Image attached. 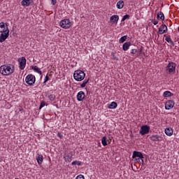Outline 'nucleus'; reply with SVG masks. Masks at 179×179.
Here are the masks:
<instances>
[{
	"instance_id": "nucleus-1",
	"label": "nucleus",
	"mask_w": 179,
	"mask_h": 179,
	"mask_svg": "<svg viewBox=\"0 0 179 179\" xmlns=\"http://www.w3.org/2000/svg\"><path fill=\"white\" fill-rule=\"evenodd\" d=\"M15 72V67L4 64L0 67V73L4 76H8V75H11Z\"/></svg>"
},
{
	"instance_id": "nucleus-2",
	"label": "nucleus",
	"mask_w": 179,
	"mask_h": 179,
	"mask_svg": "<svg viewBox=\"0 0 179 179\" xmlns=\"http://www.w3.org/2000/svg\"><path fill=\"white\" fill-rule=\"evenodd\" d=\"M85 76H86V74L82 70H77L74 71L73 78L75 80H77V82H82V80L85 79Z\"/></svg>"
},
{
	"instance_id": "nucleus-3",
	"label": "nucleus",
	"mask_w": 179,
	"mask_h": 179,
	"mask_svg": "<svg viewBox=\"0 0 179 179\" xmlns=\"http://www.w3.org/2000/svg\"><path fill=\"white\" fill-rule=\"evenodd\" d=\"M150 139L152 141V142H163V141H164V135L153 134L150 136Z\"/></svg>"
},
{
	"instance_id": "nucleus-4",
	"label": "nucleus",
	"mask_w": 179,
	"mask_h": 179,
	"mask_svg": "<svg viewBox=\"0 0 179 179\" xmlns=\"http://www.w3.org/2000/svg\"><path fill=\"white\" fill-rule=\"evenodd\" d=\"M59 26L62 27V29H69L72 26V22L69 19H64L62 20L60 23Z\"/></svg>"
},
{
	"instance_id": "nucleus-5",
	"label": "nucleus",
	"mask_w": 179,
	"mask_h": 179,
	"mask_svg": "<svg viewBox=\"0 0 179 179\" xmlns=\"http://www.w3.org/2000/svg\"><path fill=\"white\" fill-rule=\"evenodd\" d=\"M25 82L27 85H29V86L34 85V83H36V76L32 74H29L25 78Z\"/></svg>"
},
{
	"instance_id": "nucleus-6",
	"label": "nucleus",
	"mask_w": 179,
	"mask_h": 179,
	"mask_svg": "<svg viewBox=\"0 0 179 179\" xmlns=\"http://www.w3.org/2000/svg\"><path fill=\"white\" fill-rule=\"evenodd\" d=\"M177 64L174 62H169L166 66V71H168L169 73H176V67Z\"/></svg>"
},
{
	"instance_id": "nucleus-7",
	"label": "nucleus",
	"mask_w": 179,
	"mask_h": 179,
	"mask_svg": "<svg viewBox=\"0 0 179 179\" xmlns=\"http://www.w3.org/2000/svg\"><path fill=\"white\" fill-rule=\"evenodd\" d=\"M150 131V127L148 125H143L141 127V130L139 131V134L141 135H148Z\"/></svg>"
},
{
	"instance_id": "nucleus-8",
	"label": "nucleus",
	"mask_w": 179,
	"mask_h": 179,
	"mask_svg": "<svg viewBox=\"0 0 179 179\" xmlns=\"http://www.w3.org/2000/svg\"><path fill=\"white\" fill-rule=\"evenodd\" d=\"M19 62V68L21 69V71H23L24 68H26V57H23L22 58H20L18 59Z\"/></svg>"
},
{
	"instance_id": "nucleus-9",
	"label": "nucleus",
	"mask_w": 179,
	"mask_h": 179,
	"mask_svg": "<svg viewBox=\"0 0 179 179\" xmlns=\"http://www.w3.org/2000/svg\"><path fill=\"white\" fill-rule=\"evenodd\" d=\"M9 31V29L8 28V24H5L4 22H0V33H6Z\"/></svg>"
},
{
	"instance_id": "nucleus-10",
	"label": "nucleus",
	"mask_w": 179,
	"mask_h": 179,
	"mask_svg": "<svg viewBox=\"0 0 179 179\" xmlns=\"http://www.w3.org/2000/svg\"><path fill=\"white\" fill-rule=\"evenodd\" d=\"M168 28L166 26L165 24H162L160 27L159 28V30L157 31V34H164V33H167Z\"/></svg>"
},
{
	"instance_id": "nucleus-11",
	"label": "nucleus",
	"mask_w": 179,
	"mask_h": 179,
	"mask_svg": "<svg viewBox=\"0 0 179 179\" xmlns=\"http://www.w3.org/2000/svg\"><path fill=\"white\" fill-rule=\"evenodd\" d=\"M176 103L173 100H169L165 103V110H171L174 107Z\"/></svg>"
},
{
	"instance_id": "nucleus-12",
	"label": "nucleus",
	"mask_w": 179,
	"mask_h": 179,
	"mask_svg": "<svg viewBox=\"0 0 179 179\" xmlns=\"http://www.w3.org/2000/svg\"><path fill=\"white\" fill-rule=\"evenodd\" d=\"M9 37V31L7 32H1L0 34V43H3Z\"/></svg>"
},
{
	"instance_id": "nucleus-13",
	"label": "nucleus",
	"mask_w": 179,
	"mask_h": 179,
	"mask_svg": "<svg viewBox=\"0 0 179 179\" xmlns=\"http://www.w3.org/2000/svg\"><path fill=\"white\" fill-rule=\"evenodd\" d=\"M136 157H139L142 160L143 159V155L141 152L134 151L133 152L132 159H136Z\"/></svg>"
},
{
	"instance_id": "nucleus-14",
	"label": "nucleus",
	"mask_w": 179,
	"mask_h": 179,
	"mask_svg": "<svg viewBox=\"0 0 179 179\" xmlns=\"http://www.w3.org/2000/svg\"><path fill=\"white\" fill-rule=\"evenodd\" d=\"M64 162H68L71 163L72 162V155L71 153H66L64 155Z\"/></svg>"
},
{
	"instance_id": "nucleus-15",
	"label": "nucleus",
	"mask_w": 179,
	"mask_h": 179,
	"mask_svg": "<svg viewBox=\"0 0 179 179\" xmlns=\"http://www.w3.org/2000/svg\"><path fill=\"white\" fill-rule=\"evenodd\" d=\"M110 23H115V24H117V23H118V20H120V17L117 15H112L110 17Z\"/></svg>"
},
{
	"instance_id": "nucleus-16",
	"label": "nucleus",
	"mask_w": 179,
	"mask_h": 179,
	"mask_svg": "<svg viewBox=\"0 0 179 179\" xmlns=\"http://www.w3.org/2000/svg\"><path fill=\"white\" fill-rule=\"evenodd\" d=\"M173 128L171 127H166L164 130V133L167 136H173Z\"/></svg>"
},
{
	"instance_id": "nucleus-17",
	"label": "nucleus",
	"mask_w": 179,
	"mask_h": 179,
	"mask_svg": "<svg viewBox=\"0 0 179 179\" xmlns=\"http://www.w3.org/2000/svg\"><path fill=\"white\" fill-rule=\"evenodd\" d=\"M83 99H85V92H83V91H80L77 94V100L78 101H83Z\"/></svg>"
},
{
	"instance_id": "nucleus-18",
	"label": "nucleus",
	"mask_w": 179,
	"mask_h": 179,
	"mask_svg": "<svg viewBox=\"0 0 179 179\" xmlns=\"http://www.w3.org/2000/svg\"><path fill=\"white\" fill-rule=\"evenodd\" d=\"M31 3H33V0H22L21 1V5L22 6H30Z\"/></svg>"
},
{
	"instance_id": "nucleus-19",
	"label": "nucleus",
	"mask_w": 179,
	"mask_h": 179,
	"mask_svg": "<svg viewBox=\"0 0 179 179\" xmlns=\"http://www.w3.org/2000/svg\"><path fill=\"white\" fill-rule=\"evenodd\" d=\"M107 107L110 110H113L114 108H117V107H118V104L117 103V102L113 101L110 104H108Z\"/></svg>"
},
{
	"instance_id": "nucleus-20",
	"label": "nucleus",
	"mask_w": 179,
	"mask_h": 179,
	"mask_svg": "<svg viewBox=\"0 0 179 179\" xmlns=\"http://www.w3.org/2000/svg\"><path fill=\"white\" fill-rule=\"evenodd\" d=\"M129 47H131V43L129 41L125 42L122 46L123 51H128V50H129Z\"/></svg>"
},
{
	"instance_id": "nucleus-21",
	"label": "nucleus",
	"mask_w": 179,
	"mask_h": 179,
	"mask_svg": "<svg viewBox=\"0 0 179 179\" xmlns=\"http://www.w3.org/2000/svg\"><path fill=\"white\" fill-rule=\"evenodd\" d=\"M157 20H164V14L163 13V12L159 11L157 13Z\"/></svg>"
},
{
	"instance_id": "nucleus-22",
	"label": "nucleus",
	"mask_w": 179,
	"mask_h": 179,
	"mask_svg": "<svg viewBox=\"0 0 179 179\" xmlns=\"http://www.w3.org/2000/svg\"><path fill=\"white\" fill-rule=\"evenodd\" d=\"M43 155H38L36 157V162L39 166H41L43 164Z\"/></svg>"
},
{
	"instance_id": "nucleus-23",
	"label": "nucleus",
	"mask_w": 179,
	"mask_h": 179,
	"mask_svg": "<svg viewBox=\"0 0 179 179\" xmlns=\"http://www.w3.org/2000/svg\"><path fill=\"white\" fill-rule=\"evenodd\" d=\"M31 69H33V71H34V72L39 73V75H43V72H41V71L37 66H32Z\"/></svg>"
},
{
	"instance_id": "nucleus-24",
	"label": "nucleus",
	"mask_w": 179,
	"mask_h": 179,
	"mask_svg": "<svg viewBox=\"0 0 179 179\" xmlns=\"http://www.w3.org/2000/svg\"><path fill=\"white\" fill-rule=\"evenodd\" d=\"M124 1L120 0L117 3L116 6L117 9H122V8H124Z\"/></svg>"
},
{
	"instance_id": "nucleus-25",
	"label": "nucleus",
	"mask_w": 179,
	"mask_h": 179,
	"mask_svg": "<svg viewBox=\"0 0 179 179\" xmlns=\"http://www.w3.org/2000/svg\"><path fill=\"white\" fill-rule=\"evenodd\" d=\"M173 96V93L170 91H166L164 92V97H171Z\"/></svg>"
},
{
	"instance_id": "nucleus-26",
	"label": "nucleus",
	"mask_w": 179,
	"mask_h": 179,
	"mask_svg": "<svg viewBox=\"0 0 179 179\" xmlns=\"http://www.w3.org/2000/svg\"><path fill=\"white\" fill-rule=\"evenodd\" d=\"M101 143L103 145V146H107V137L106 136H103L101 139Z\"/></svg>"
},
{
	"instance_id": "nucleus-27",
	"label": "nucleus",
	"mask_w": 179,
	"mask_h": 179,
	"mask_svg": "<svg viewBox=\"0 0 179 179\" xmlns=\"http://www.w3.org/2000/svg\"><path fill=\"white\" fill-rule=\"evenodd\" d=\"M127 36H122L119 40L120 44H122V43H125V41H127Z\"/></svg>"
},
{
	"instance_id": "nucleus-28",
	"label": "nucleus",
	"mask_w": 179,
	"mask_h": 179,
	"mask_svg": "<svg viewBox=\"0 0 179 179\" xmlns=\"http://www.w3.org/2000/svg\"><path fill=\"white\" fill-rule=\"evenodd\" d=\"M72 166H80L82 164V162L80 161H73L71 163Z\"/></svg>"
},
{
	"instance_id": "nucleus-29",
	"label": "nucleus",
	"mask_w": 179,
	"mask_h": 179,
	"mask_svg": "<svg viewBox=\"0 0 179 179\" xmlns=\"http://www.w3.org/2000/svg\"><path fill=\"white\" fill-rule=\"evenodd\" d=\"M89 83V79L85 80L83 83L80 85L81 87H85L86 85Z\"/></svg>"
},
{
	"instance_id": "nucleus-30",
	"label": "nucleus",
	"mask_w": 179,
	"mask_h": 179,
	"mask_svg": "<svg viewBox=\"0 0 179 179\" xmlns=\"http://www.w3.org/2000/svg\"><path fill=\"white\" fill-rule=\"evenodd\" d=\"M129 17H131V16L127 14L123 16L121 22H125V20H127V19H129Z\"/></svg>"
},
{
	"instance_id": "nucleus-31",
	"label": "nucleus",
	"mask_w": 179,
	"mask_h": 179,
	"mask_svg": "<svg viewBox=\"0 0 179 179\" xmlns=\"http://www.w3.org/2000/svg\"><path fill=\"white\" fill-rule=\"evenodd\" d=\"M48 97L51 101H54V100H55V95L54 94H50Z\"/></svg>"
},
{
	"instance_id": "nucleus-32",
	"label": "nucleus",
	"mask_w": 179,
	"mask_h": 179,
	"mask_svg": "<svg viewBox=\"0 0 179 179\" xmlns=\"http://www.w3.org/2000/svg\"><path fill=\"white\" fill-rule=\"evenodd\" d=\"M111 56L113 57V59L115 61H118V57H115V55H114V52L111 53Z\"/></svg>"
},
{
	"instance_id": "nucleus-33",
	"label": "nucleus",
	"mask_w": 179,
	"mask_h": 179,
	"mask_svg": "<svg viewBox=\"0 0 179 179\" xmlns=\"http://www.w3.org/2000/svg\"><path fill=\"white\" fill-rule=\"evenodd\" d=\"M45 106V101H42L39 106V109L41 110L43 108V107H44Z\"/></svg>"
},
{
	"instance_id": "nucleus-34",
	"label": "nucleus",
	"mask_w": 179,
	"mask_h": 179,
	"mask_svg": "<svg viewBox=\"0 0 179 179\" xmlns=\"http://www.w3.org/2000/svg\"><path fill=\"white\" fill-rule=\"evenodd\" d=\"M165 40L167 41V43H171L172 41L171 38L169 36H166Z\"/></svg>"
},
{
	"instance_id": "nucleus-35",
	"label": "nucleus",
	"mask_w": 179,
	"mask_h": 179,
	"mask_svg": "<svg viewBox=\"0 0 179 179\" xmlns=\"http://www.w3.org/2000/svg\"><path fill=\"white\" fill-rule=\"evenodd\" d=\"M137 52H138V50H136V49H132V50H131V54L135 55V54H136Z\"/></svg>"
},
{
	"instance_id": "nucleus-36",
	"label": "nucleus",
	"mask_w": 179,
	"mask_h": 179,
	"mask_svg": "<svg viewBox=\"0 0 179 179\" xmlns=\"http://www.w3.org/2000/svg\"><path fill=\"white\" fill-rule=\"evenodd\" d=\"M76 179H85V176L83 175H78Z\"/></svg>"
},
{
	"instance_id": "nucleus-37",
	"label": "nucleus",
	"mask_w": 179,
	"mask_h": 179,
	"mask_svg": "<svg viewBox=\"0 0 179 179\" xmlns=\"http://www.w3.org/2000/svg\"><path fill=\"white\" fill-rule=\"evenodd\" d=\"M48 80H50V77H48V76H46L45 77V80H44L43 83H47V81H48Z\"/></svg>"
},
{
	"instance_id": "nucleus-38",
	"label": "nucleus",
	"mask_w": 179,
	"mask_h": 179,
	"mask_svg": "<svg viewBox=\"0 0 179 179\" xmlns=\"http://www.w3.org/2000/svg\"><path fill=\"white\" fill-rule=\"evenodd\" d=\"M57 136L58 138H59L60 139H62V138H64V136L62 135V134H61L60 132L57 133Z\"/></svg>"
},
{
	"instance_id": "nucleus-39",
	"label": "nucleus",
	"mask_w": 179,
	"mask_h": 179,
	"mask_svg": "<svg viewBox=\"0 0 179 179\" xmlns=\"http://www.w3.org/2000/svg\"><path fill=\"white\" fill-rule=\"evenodd\" d=\"M151 23H153V24L156 25L159 23V21H156L155 20H152Z\"/></svg>"
},
{
	"instance_id": "nucleus-40",
	"label": "nucleus",
	"mask_w": 179,
	"mask_h": 179,
	"mask_svg": "<svg viewBox=\"0 0 179 179\" xmlns=\"http://www.w3.org/2000/svg\"><path fill=\"white\" fill-rule=\"evenodd\" d=\"M52 5H55L57 3V0H50Z\"/></svg>"
},
{
	"instance_id": "nucleus-41",
	"label": "nucleus",
	"mask_w": 179,
	"mask_h": 179,
	"mask_svg": "<svg viewBox=\"0 0 179 179\" xmlns=\"http://www.w3.org/2000/svg\"><path fill=\"white\" fill-rule=\"evenodd\" d=\"M142 50H143V48L141 46L139 49V54H142Z\"/></svg>"
},
{
	"instance_id": "nucleus-42",
	"label": "nucleus",
	"mask_w": 179,
	"mask_h": 179,
	"mask_svg": "<svg viewBox=\"0 0 179 179\" xmlns=\"http://www.w3.org/2000/svg\"><path fill=\"white\" fill-rule=\"evenodd\" d=\"M171 45H173V47H174V45H176V44L174 43V42L173 41H171V42H169Z\"/></svg>"
},
{
	"instance_id": "nucleus-43",
	"label": "nucleus",
	"mask_w": 179,
	"mask_h": 179,
	"mask_svg": "<svg viewBox=\"0 0 179 179\" xmlns=\"http://www.w3.org/2000/svg\"><path fill=\"white\" fill-rule=\"evenodd\" d=\"M142 162H143V159H142Z\"/></svg>"
}]
</instances>
